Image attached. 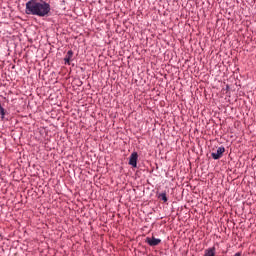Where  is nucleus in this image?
<instances>
[{
    "label": "nucleus",
    "instance_id": "1",
    "mask_svg": "<svg viewBox=\"0 0 256 256\" xmlns=\"http://www.w3.org/2000/svg\"><path fill=\"white\" fill-rule=\"evenodd\" d=\"M51 13V5L49 3L41 0L37 2L35 0H30L26 3V14L27 15H37V17H47Z\"/></svg>",
    "mask_w": 256,
    "mask_h": 256
},
{
    "label": "nucleus",
    "instance_id": "2",
    "mask_svg": "<svg viewBox=\"0 0 256 256\" xmlns=\"http://www.w3.org/2000/svg\"><path fill=\"white\" fill-rule=\"evenodd\" d=\"M223 153H225V147L221 146L217 148L216 152H212L211 156L213 159H221L223 157Z\"/></svg>",
    "mask_w": 256,
    "mask_h": 256
},
{
    "label": "nucleus",
    "instance_id": "3",
    "mask_svg": "<svg viewBox=\"0 0 256 256\" xmlns=\"http://www.w3.org/2000/svg\"><path fill=\"white\" fill-rule=\"evenodd\" d=\"M145 243H148L150 247H157L161 243V239L155 237H147Z\"/></svg>",
    "mask_w": 256,
    "mask_h": 256
},
{
    "label": "nucleus",
    "instance_id": "4",
    "mask_svg": "<svg viewBox=\"0 0 256 256\" xmlns=\"http://www.w3.org/2000/svg\"><path fill=\"white\" fill-rule=\"evenodd\" d=\"M137 159H139V154H137V152H133L129 158V165L137 167Z\"/></svg>",
    "mask_w": 256,
    "mask_h": 256
},
{
    "label": "nucleus",
    "instance_id": "5",
    "mask_svg": "<svg viewBox=\"0 0 256 256\" xmlns=\"http://www.w3.org/2000/svg\"><path fill=\"white\" fill-rule=\"evenodd\" d=\"M216 251L217 249L215 248V246L210 247L208 249H206L204 251V255L203 256H215L216 255Z\"/></svg>",
    "mask_w": 256,
    "mask_h": 256
},
{
    "label": "nucleus",
    "instance_id": "6",
    "mask_svg": "<svg viewBox=\"0 0 256 256\" xmlns=\"http://www.w3.org/2000/svg\"><path fill=\"white\" fill-rule=\"evenodd\" d=\"M73 58V51L69 50L66 57L64 58L65 65H71V59Z\"/></svg>",
    "mask_w": 256,
    "mask_h": 256
},
{
    "label": "nucleus",
    "instance_id": "7",
    "mask_svg": "<svg viewBox=\"0 0 256 256\" xmlns=\"http://www.w3.org/2000/svg\"><path fill=\"white\" fill-rule=\"evenodd\" d=\"M5 109L3 106H1V103H0V115H1V119H5Z\"/></svg>",
    "mask_w": 256,
    "mask_h": 256
},
{
    "label": "nucleus",
    "instance_id": "8",
    "mask_svg": "<svg viewBox=\"0 0 256 256\" xmlns=\"http://www.w3.org/2000/svg\"><path fill=\"white\" fill-rule=\"evenodd\" d=\"M159 197L162 201H164V203H167L168 199H167V194L166 193L160 194Z\"/></svg>",
    "mask_w": 256,
    "mask_h": 256
},
{
    "label": "nucleus",
    "instance_id": "9",
    "mask_svg": "<svg viewBox=\"0 0 256 256\" xmlns=\"http://www.w3.org/2000/svg\"><path fill=\"white\" fill-rule=\"evenodd\" d=\"M234 256H241V252H237Z\"/></svg>",
    "mask_w": 256,
    "mask_h": 256
}]
</instances>
